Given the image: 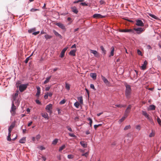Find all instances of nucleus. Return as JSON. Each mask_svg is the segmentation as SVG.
Wrapping results in <instances>:
<instances>
[{
  "instance_id": "nucleus-1",
  "label": "nucleus",
  "mask_w": 161,
  "mask_h": 161,
  "mask_svg": "<svg viewBox=\"0 0 161 161\" xmlns=\"http://www.w3.org/2000/svg\"><path fill=\"white\" fill-rule=\"evenodd\" d=\"M124 85L126 88L125 92V96L127 99H129L130 98L132 90L131 86L126 82L124 83Z\"/></svg>"
},
{
  "instance_id": "nucleus-2",
  "label": "nucleus",
  "mask_w": 161,
  "mask_h": 161,
  "mask_svg": "<svg viewBox=\"0 0 161 161\" xmlns=\"http://www.w3.org/2000/svg\"><path fill=\"white\" fill-rule=\"evenodd\" d=\"M27 84H21L19 86V90L20 92H23L27 88Z\"/></svg>"
},
{
  "instance_id": "nucleus-3",
  "label": "nucleus",
  "mask_w": 161,
  "mask_h": 161,
  "mask_svg": "<svg viewBox=\"0 0 161 161\" xmlns=\"http://www.w3.org/2000/svg\"><path fill=\"white\" fill-rule=\"evenodd\" d=\"M55 25L58 26L59 27L61 28L62 30H64V31H65L66 29L64 25L60 22L56 23L55 24Z\"/></svg>"
},
{
  "instance_id": "nucleus-4",
  "label": "nucleus",
  "mask_w": 161,
  "mask_h": 161,
  "mask_svg": "<svg viewBox=\"0 0 161 161\" xmlns=\"http://www.w3.org/2000/svg\"><path fill=\"white\" fill-rule=\"evenodd\" d=\"M131 107L132 106L130 104L128 106L125 112L124 115L125 116H127V114L130 112Z\"/></svg>"
},
{
  "instance_id": "nucleus-5",
  "label": "nucleus",
  "mask_w": 161,
  "mask_h": 161,
  "mask_svg": "<svg viewBox=\"0 0 161 161\" xmlns=\"http://www.w3.org/2000/svg\"><path fill=\"white\" fill-rule=\"evenodd\" d=\"M52 107V105L51 104H49L46 106L45 108L47 110V112L50 114H51L52 113V110H51Z\"/></svg>"
},
{
  "instance_id": "nucleus-6",
  "label": "nucleus",
  "mask_w": 161,
  "mask_h": 161,
  "mask_svg": "<svg viewBox=\"0 0 161 161\" xmlns=\"http://www.w3.org/2000/svg\"><path fill=\"white\" fill-rule=\"evenodd\" d=\"M136 22V24L137 26H142L144 25L143 22L140 19H137Z\"/></svg>"
},
{
  "instance_id": "nucleus-7",
  "label": "nucleus",
  "mask_w": 161,
  "mask_h": 161,
  "mask_svg": "<svg viewBox=\"0 0 161 161\" xmlns=\"http://www.w3.org/2000/svg\"><path fill=\"white\" fill-rule=\"evenodd\" d=\"M102 79L104 83L107 86H109V82L107 80V79L104 76L101 75Z\"/></svg>"
},
{
  "instance_id": "nucleus-8",
  "label": "nucleus",
  "mask_w": 161,
  "mask_h": 161,
  "mask_svg": "<svg viewBox=\"0 0 161 161\" xmlns=\"http://www.w3.org/2000/svg\"><path fill=\"white\" fill-rule=\"evenodd\" d=\"M134 30L136 32V33L137 34H141L143 31V29L141 27H139L138 28H135Z\"/></svg>"
},
{
  "instance_id": "nucleus-9",
  "label": "nucleus",
  "mask_w": 161,
  "mask_h": 161,
  "mask_svg": "<svg viewBox=\"0 0 161 161\" xmlns=\"http://www.w3.org/2000/svg\"><path fill=\"white\" fill-rule=\"evenodd\" d=\"M91 53H93L94 56L98 58L99 57V55L97 52L96 50H91Z\"/></svg>"
},
{
  "instance_id": "nucleus-10",
  "label": "nucleus",
  "mask_w": 161,
  "mask_h": 161,
  "mask_svg": "<svg viewBox=\"0 0 161 161\" xmlns=\"http://www.w3.org/2000/svg\"><path fill=\"white\" fill-rule=\"evenodd\" d=\"M68 48L67 47H65L61 51L60 53V57L63 58L64 55V54L65 51H66Z\"/></svg>"
},
{
  "instance_id": "nucleus-11",
  "label": "nucleus",
  "mask_w": 161,
  "mask_h": 161,
  "mask_svg": "<svg viewBox=\"0 0 161 161\" xmlns=\"http://www.w3.org/2000/svg\"><path fill=\"white\" fill-rule=\"evenodd\" d=\"M93 17L94 18H103L104 17V16H102L101 14H95L93 15Z\"/></svg>"
},
{
  "instance_id": "nucleus-12",
  "label": "nucleus",
  "mask_w": 161,
  "mask_h": 161,
  "mask_svg": "<svg viewBox=\"0 0 161 161\" xmlns=\"http://www.w3.org/2000/svg\"><path fill=\"white\" fill-rule=\"evenodd\" d=\"M71 9L72 11L75 14H77L78 12V10L75 6L71 7Z\"/></svg>"
},
{
  "instance_id": "nucleus-13",
  "label": "nucleus",
  "mask_w": 161,
  "mask_h": 161,
  "mask_svg": "<svg viewBox=\"0 0 161 161\" xmlns=\"http://www.w3.org/2000/svg\"><path fill=\"white\" fill-rule=\"evenodd\" d=\"M36 89L37 92L36 94V96L37 97H39L40 94L41 88L40 87L38 86L36 87Z\"/></svg>"
},
{
  "instance_id": "nucleus-14",
  "label": "nucleus",
  "mask_w": 161,
  "mask_h": 161,
  "mask_svg": "<svg viewBox=\"0 0 161 161\" xmlns=\"http://www.w3.org/2000/svg\"><path fill=\"white\" fill-rule=\"evenodd\" d=\"M16 109V106L14 105V102H13L12 103V105L11 107V109L10 110V112H15V110Z\"/></svg>"
},
{
  "instance_id": "nucleus-15",
  "label": "nucleus",
  "mask_w": 161,
  "mask_h": 161,
  "mask_svg": "<svg viewBox=\"0 0 161 161\" xmlns=\"http://www.w3.org/2000/svg\"><path fill=\"white\" fill-rule=\"evenodd\" d=\"M147 64V62L146 60H145L143 64L141 66V68L142 69L144 70L146 68V66Z\"/></svg>"
},
{
  "instance_id": "nucleus-16",
  "label": "nucleus",
  "mask_w": 161,
  "mask_h": 161,
  "mask_svg": "<svg viewBox=\"0 0 161 161\" xmlns=\"http://www.w3.org/2000/svg\"><path fill=\"white\" fill-rule=\"evenodd\" d=\"M53 32L56 36L59 37L60 38H62V36L61 35L59 34L55 30H53Z\"/></svg>"
},
{
  "instance_id": "nucleus-17",
  "label": "nucleus",
  "mask_w": 161,
  "mask_h": 161,
  "mask_svg": "<svg viewBox=\"0 0 161 161\" xmlns=\"http://www.w3.org/2000/svg\"><path fill=\"white\" fill-rule=\"evenodd\" d=\"M90 76L93 79H96L97 77V74L95 73H90Z\"/></svg>"
},
{
  "instance_id": "nucleus-18",
  "label": "nucleus",
  "mask_w": 161,
  "mask_h": 161,
  "mask_svg": "<svg viewBox=\"0 0 161 161\" xmlns=\"http://www.w3.org/2000/svg\"><path fill=\"white\" fill-rule=\"evenodd\" d=\"M14 124H12L8 128V133H11L12 129L14 127Z\"/></svg>"
},
{
  "instance_id": "nucleus-19",
  "label": "nucleus",
  "mask_w": 161,
  "mask_h": 161,
  "mask_svg": "<svg viewBox=\"0 0 161 161\" xmlns=\"http://www.w3.org/2000/svg\"><path fill=\"white\" fill-rule=\"evenodd\" d=\"M120 32H133V31L131 29L129 30H120Z\"/></svg>"
},
{
  "instance_id": "nucleus-20",
  "label": "nucleus",
  "mask_w": 161,
  "mask_h": 161,
  "mask_svg": "<svg viewBox=\"0 0 161 161\" xmlns=\"http://www.w3.org/2000/svg\"><path fill=\"white\" fill-rule=\"evenodd\" d=\"M51 78V75L50 76H49L48 77H47L46 78L45 80L44 81V82H43V84H47V83L50 80Z\"/></svg>"
},
{
  "instance_id": "nucleus-21",
  "label": "nucleus",
  "mask_w": 161,
  "mask_h": 161,
  "mask_svg": "<svg viewBox=\"0 0 161 161\" xmlns=\"http://www.w3.org/2000/svg\"><path fill=\"white\" fill-rule=\"evenodd\" d=\"M26 141V137H23L19 141V142L20 143H24Z\"/></svg>"
},
{
  "instance_id": "nucleus-22",
  "label": "nucleus",
  "mask_w": 161,
  "mask_h": 161,
  "mask_svg": "<svg viewBox=\"0 0 161 161\" xmlns=\"http://www.w3.org/2000/svg\"><path fill=\"white\" fill-rule=\"evenodd\" d=\"M75 52H76V50H71L69 52V54L71 56H75Z\"/></svg>"
},
{
  "instance_id": "nucleus-23",
  "label": "nucleus",
  "mask_w": 161,
  "mask_h": 161,
  "mask_svg": "<svg viewBox=\"0 0 161 161\" xmlns=\"http://www.w3.org/2000/svg\"><path fill=\"white\" fill-rule=\"evenodd\" d=\"M100 47L101 50L102 51V53L104 55H105L106 53V50L102 46H101Z\"/></svg>"
},
{
  "instance_id": "nucleus-24",
  "label": "nucleus",
  "mask_w": 161,
  "mask_h": 161,
  "mask_svg": "<svg viewBox=\"0 0 161 161\" xmlns=\"http://www.w3.org/2000/svg\"><path fill=\"white\" fill-rule=\"evenodd\" d=\"M156 107L153 105H151L149 106V109L150 110H154Z\"/></svg>"
},
{
  "instance_id": "nucleus-25",
  "label": "nucleus",
  "mask_w": 161,
  "mask_h": 161,
  "mask_svg": "<svg viewBox=\"0 0 161 161\" xmlns=\"http://www.w3.org/2000/svg\"><path fill=\"white\" fill-rule=\"evenodd\" d=\"M52 36L51 35H50L48 34H46L44 36V37L46 39V40H47L48 39H50L52 37Z\"/></svg>"
},
{
  "instance_id": "nucleus-26",
  "label": "nucleus",
  "mask_w": 161,
  "mask_h": 161,
  "mask_svg": "<svg viewBox=\"0 0 161 161\" xmlns=\"http://www.w3.org/2000/svg\"><path fill=\"white\" fill-rule=\"evenodd\" d=\"M80 144L81 145V146L84 148L86 147H87V144L84 143L83 142H80Z\"/></svg>"
},
{
  "instance_id": "nucleus-27",
  "label": "nucleus",
  "mask_w": 161,
  "mask_h": 161,
  "mask_svg": "<svg viewBox=\"0 0 161 161\" xmlns=\"http://www.w3.org/2000/svg\"><path fill=\"white\" fill-rule=\"evenodd\" d=\"M114 47H112V50L110 53V54L109 56V57H111L114 55Z\"/></svg>"
},
{
  "instance_id": "nucleus-28",
  "label": "nucleus",
  "mask_w": 161,
  "mask_h": 161,
  "mask_svg": "<svg viewBox=\"0 0 161 161\" xmlns=\"http://www.w3.org/2000/svg\"><path fill=\"white\" fill-rule=\"evenodd\" d=\"M58 139H54L52 142V144L53 145H55L58 142Z\"/></svg>"
},
{
  "instance_id": "nucleus-29",
  "label": "nucleus",
  "mask_w": 161,
  "mask_h": 161,
  "mask_svg": "<svg viewBox=\"0 0 161 161\" xmlns=\"http://www.w3.org/2000/svg\"><path fill=\"white\" fill-rule=\"evenodd\" d=\"M42 117H43L45 119H49L48 114L47 113L42 114Z\"/></svg>"
},
{
  "instance_id": "nucleus-30",
  "label": "nucleus",
  "mask_w": 161,
  "mask_h": 161,
  "mask_svg": "<svg viewBox=\"0 0 161 161\" xmlns=\"http://www.w3.org/2000/svg\"><path fill=\"white\" fill-rule=\"evenodd\" d=\"M78 100L79 101L80 103L81 104L83 103V100L82 96L78 98Z\"/></svg>"
},
{
  "instance_id": "nucleus-31",
  "label": "nucleus",
  "mask_w": 161,
  "mask_h": 161,
  "mask_svg": "<svg viewBox=\"0 0 161 161\" xmlns=\"http://www.w3.org/2000/svg\"><path fill=\"white\" fill-rule=\"evenodd\" d=\"M127 116H125L124 115V116L122 117L119 120V123H121L122 122H123Z\"/></svg>"
},
{
  "instance_id": "nucleus-32",
  "label": "nucleus",
  "mask_w": 161,
  "mask_h": 161,
  "mask_svg": "<svg viewBox=\"0 0 161 161\" xmlns=\"http://www.w3.org/2000/svg\"><path fill=\"white\" fill-rule=\"evenodd\" d=\"M36 30L35 28H31L28 30V32L29 33H31L35 31Z\"/></svg>"
},
{
  "instance_id": "nucleus-33",
  "label": "nucleus",
  "mask_w": 161,
  "mask_h": 161,
  "mask_svg": "<svg viewBox=\"0 0 161 161\" xmlns=\"http://www.w3.org/2000/svg\"><path fill=\"white\" fill-rule=\"evenodd\" d=\"M66 147V146L65 145H63L61 147H59V151H61L62 150L64 149Z\"/></svg>"
},
{
  "instance_id": "nucleus-34",
  "label": "nucleus",
  "mask_w": 161,
  "mask_h": 161,
  "mask_svg": "<svg viewBox=\"0 0 161 161\" xmlns=\"http://www.w3.org/2000/svg\"><path fill=\"white\" fill-rule=\"evenodd\" d=\"M157 121L159 125L161 126V120L158 117H157Z\"/></svg>"
},
{
  "instance_id": "nucleus-35",
  "label": "nucleus",
  "mask_w": 161,
  "mask_h": 161,
  "mask_svg": "<svg viewBox=\"0 0 161 161\" xmlns=\"http://www.w3.org/2000/svg\"><path fill=\"white\" fill-rule=\"evenodd\" d=\"M11 133H8V136H7V140L8 141H10L11 140V139L10 137Z\"/></svg>"
},
{
  "instance_id": "nucleus-36",
  "label": "nucleus",
  "mask_w": 161,
  "mask_h": 161,
  "mask_svg": "<svg viewBox=\"0 0 161 161\" xmlns=\"http://www.w3.org/2000/svg\"><path fill=\"white\" fill-rule=\"evenodd\" d=\"M21 83V82L19 80L16 82V86L17 87H19V85Z\"/></svg>"
},
{
  "instance_id": "nucleus-37",
  "label": "nucleus",
  "mask_w": 161,
  "mask_h": 161,
  "mask_svg": "<svg viewBox=\"0 0 161 161\" xmlns=\"http://www.w3.org/2000/svg\"><path fill=\"white\" fill-rule=\"evenodd\" d=\"M65 87L68 90H69L70 89V86L67 83H65Z\"/></svg>"
},
{
  "instance_id": "nucleus-38",
  "label": "nucleus",
  "mask_w": 161,
  "mask_h": 161,
  "mask_svg": "<svg viewBox=\"0 0 161 161\" xmlns=\"http://www.w3.org/2000/svg\"><path fill=\"white\" fill-rule=\"evenodd\" d=\"M74 106L77 108H79V104L78 102H75L74 104Z\"/></svg>"
},
{
  "instance_id": "nucleus-39",
  "label": "nucleus",
  "mask_w": 161,
  "mask_h": 161,
  "mask_svg": "<svg viewBox=\"0 0 161 161\" xmlns=\"http://www.w3.org/2000/svg\"><path fill=\"white\" fill-rule=\"evenodd\" d=\"M150 16H151V17L155 19H156L157 18V17L155 16L153 14H148Z\"/></svg>"
},
{
  "instance_id": "nucleus-40",
  "label": "nucleus",
  "mask_w": 161,
  "mask_h": 161,
  "mask_svg": "<svg viewBox=\"0 0 161 161\" xmlns=\"http://www.w3.org/2000/svg\"><path fill=\"white\" fill-rule=\"evenodd\" d=\"M142 114L144 116H145V117L147 116L148 114H147V112L145 111H143L142 110Z\"/></svg>"
},
{
  "instance_id": "nucleus-41",
  "label": "nucleus",
  "mask_w": 161,
  "mask_h": 161,
  "mask_svg": "<svg viewBox=\"0 0 161 161\" xmlns=\"http://www.w3.org/2000/svg\"><path fill=\"white\" fill-rule=\"evenodd\" d=\"M130 128V125H127L124 128V130H126L128 129H129Z\"/></svg>"
},
{
  "instance_id": "nucleus-42",
  "label": "nucleus",
  "mask_w": 161,
  "mask_h": 161,
  "mask_svg": "<svg viewBox=\"0 0 161 161\" xmlns=\"http://www.w3.org/2000/svg\"><path fill=\"white\" fill-rule=\"evenodd\" d=\"M90 88L93 89L94 91H96V89L95 88L93 84H90Z\"/></svg>"
},
{
  "instance_id": "nucleus-43",
  "label": "nucleus",
  "mask_w": 161,
  "mask_h": 161,
  "mask_svg": "<svg viewBox=\"0 0 161 161\" xmlns=\"http://www.w3.org/2000/svg\"><path fill=\"white\" fill-rule=\"evenodd\" d=\"M65 99H63L60 102L59 104L60 105L64 104L65 103Z\"/></svg>"
},
{
  "instance_id": "nucleus-44",
  "label": "nucleus",
  "mask_w": 161,
  "mask_h": 161,
  "mask_svg": "<svg viewBox=\"0 0 161 161\" xmlns=\"http://www.w3.org/2000/svg\"><path fill=\"white\" fill-rule=\"evenodd\" d=\"M102 125L101 124H99L98 125H95L94 126V128L95 129H96L100 126H101Z\"/></svg>"
},
{
  "instance_id": "nucleus-45",
  "label": "nucleus",
  "mask_w": 161,
  "mask_h": 161,
  "mask_svg": "<svg viewBox=\"0 0 161 161\" xmlns=\"http://www.w3.org/2000/svg\"><path fill=\"white\" fill-rule=\"evenodd\" d=\"M88 152H86V153L82 154V156H84L86 157L88 156Z\"/></svg>"
},
{
  "instance_id": "nucleus-46",
  "label": "nucleus",
  "mask_w": 161,
  "mask_h": 161,
  "mask_svg": "<svg viewBox=\"0 0 161 161\" xmlns=\"http://www.w3.org/2000/svg\"><path fill=\"white\" fill-rule=\"evenodd\" d=\"M39 33H40V31H37L34 32L32 33V35L36 36V35L38 34H39Z\"/></svg>"
},
{
  "instance_id": "nucleus-47",
  "label": "nucleus",
  "mask_w": 161,
  "mask_h": 161,
  "mask_svg": "<svg viewBox=\"0 0 161 161\" xmlns=\"http://www.w3.org/2000/svg\"><path fill=\"white\" fill-rule=\"evenodd\" d=\"M69 135L70 136L72 137H76L75 135L73 133H69Z\"/></svg>"
},
{
  "instance_id": "nucleus-48",
  "label": "nucleus",
  "mask_w": 161,
  "mask_h": 161,
  "mask_svg": "<svg viewBox=\"0 0 161 161\" xmlns=\"http://www.w3.org/2000/svg\"><path fill=\"white\" fill-rule=\"evenodd\" d=\"M152 124H154V123L153 121V120L151 118H150V119H149L148 120Z\"/></svg>"
},
{
  "instance_id": "nucleus-49",
  "label": "nucleus",
  "mask_w": 161,
  "mask_h": 161,
  "mask_svg": "<svg viewBox=\"0 0 161 161\" xmlns=\"http://www.w3.org/2000/svg\"><path fill=\"white\" fill-rule=\"evenodd\" d=\"M66 128L67 129L70 131V132H72L73 130L72 129L69 127V126H66Z\"/></svg>"
},
{
  "instance_id": "nucleus-50",
  "label": "nucleus",
  "mask_w": 161,
  "mask_h": 161,
  "mask_svg": "<svg viewBox=\"0 0 161 161\" xmlns=\"http://www.w3.org/2000/svg\"><path fill=\"white\" fill-rule=\"evenodd\" d=\"M30 56H29L27 58H26L25 60V63L26 64L28 63V61L30 59Z\"/></svg>"
},
{
  "instance_id": "nucleus-51",
  "label": "nucleus",
  "mask_w": 161,
  "mask_h": 161,
  "mask_svg": "<svg viewBox=\"0 0 161 161\" xmlns=\"http://www.w3.org/2000/svg\"><path fill=\"white\" fill-rule=\"evenodd\" d=\"M67 157L69 159L73 158V155L71 154L68 155L67 156Z\"/></svg>"
},
{
  "instance_id": "nucleus-52",
  "label": "nucleus",
  "mask_w": 161,
  "mask_h": 161,
  "mask_svg": "<svg viewBox=\"0 0 161 161\" xmlns=\"http://www.w3.org/2000/svg\"><path fill=\"white\" fill-rule=\"evenodd\" d=\"M39 9H35V8H32L31 10H30V11L31 12H34L35 11H37V10H38Z\"/></svg>"
},
{
  "instance_id": "nucleus-53",
  "label": "nucleus",
  "mask_w": 161,
  "mask_h": 161,
  "mask_svg": "<svg viewBox=\"0 0 161 161\" xmlns=\"http://www.w3.org/2000/svg\"><path fill=\"white\" fill-rule=\"evenodd\" d=\"M48 93L47 92V94H45L44 96V98L45 99H47L48 97Z\"/></svg>"
},
{
  "instance_id": "nucleus-54",
  "label": "nucleus",
  "mask_w": 161,
  "mask_h": 161,
  "mask_svg": "<svg viewBox=\"0 0 161 161\" xmlns=\"http://www.w3.org/2000/svg\"><path fill=\"white\" fill-rule=\"evenodd\" d=\"M35 102H36V103L38 104H41V102L38 99H36L35 100Z\"/></svg>"
},
{
  "instance_id": "nucleus-55",
  "label": "nucleus",
  "mask_w": 161,
  "mask_h": 161,
  "mask_svg": "<svg viewBox=\"0 0 161 161\" xmlns=\"http://www.w3.org/2000/svg\"><path fill=\"white\" fill-rule=\"evenodd\" d=\"M40 135L39 134H38L36 136V138L37 140H38L40 139Z\"/></svg>"
},
{
  "instance_id": "nucleus-56",
  "label": "nucleus",
  "mask_w": 161,
  "mask_h": 161,
  "mask_svg": "<svg viewBox=\"0 0 161 161\" xmlns=\"http://www.w3.org/2000/svg\"><path fill=\"white\" fill-rule=\"evenodd\" d=\"M80 4L83 6H88V4L87 3H86L85 2H82L80 3Z\"/></svg>"
},
{
  "instance_id": "nucleus-57",
  "label": "nucleus",
  "mask_w": 161,
  "mask_h": 161,
  "mask_svg": "<svg viewBox=\"0 0 161 161\" xmlns=\"http://www.w3.org/2000/svg\"><path fill=\"white\" fill-rule=\"evenodd\" d=\"M136 129L138 130H140L141 129V127L140 125H138L136 126Z\"/></svg>"
},
{
  "instance_id": "nucleus-58",
  "label": "nucleus",
  "mask_w": 161,
  "mask_h": 161,
  "mask_svg": "<svg viewBox=\"0 0 161 161\" xmlns=\"http://www.w3.org/2000/svg\"><path fill=\"white\" fill-rule=\"evenodd\" d=\"M158 59V61H160L161 63V58L159 55H157V56Z\"/></svg>"
},
{
  "instance_id": "nucleus-59",
  "label": "nucleus",
  "mask_w": 161,
  "mask_h": 161,
  "mask_svg": "<svg viewBox=\"0 0 161 161\" xmlns=\"http://www.w3.org/2000/svg\"><path fill=\"white\" fill-rule=\"evenodd\" d=\"M40 149L41 150H43L45 149V148L43 146H40Z\"/></svg>"
},
{
  "instance_id": "nucleus-60",
  "label": "nucleus",
  "mask_w": 161,
  "mask_h": 161,
  "mask_svg": "<svg viewBox=\"0 0 161 161\" xmlns=\"http://www.w3.org/2000/svg\"><path fill=\"white\" fill-rule=\"evenodd\" d=\"M18 92H19V91H17L15 93V94H14V97H17L18 95Z\"/></svg>"
},
{
  "instance_id": "nucleus-61",
  "label": "nucleus",
  "mask_w": 161,
  "mask_h": 161,
  "mask_svg": "<svg viewBox=\"0 0 161 161\" xmlns=\"http://www.w3.org/2000/svg\"><path fill=\"white\" fill-rule=\"evenodd\" d=\"M147 48L149 50H150V49H152V47H151L150 46V45H147Z\"/></svg>"
},
{
  "instance_id": "nucleus-62",
  "label": "nucleus",
  "mask_w": 161,
  "mask_h": 161,
  "mask_svg": "<svg viewBox=\"0 0 161 161\" xmlns=\"http://www.w3.org/2000/svg\"><path fill=\"white\" fill-rule=\"evenodd\" d=\"M137 53L139 55H141L142 54V52L139 50H137Z\"/></svg>"
},
{
  "instance_id": "nucleus-63",
  "label": "nucleus",
  "mask_w": 161,
  "mask_h": 161,
  "mask_svg": "<svg viewBox=\"0 0 161 161\" xmlns=\"http://www.w3.org/2000/svg\"><path fill=\"white\" fill-rule=\"evenodd\" d=\"M48 96H49L50 97H51L52 96L53 93L51 92H50L49 93H48Z\"/></svg>"
},
{
  "instance_id": "nucleus-64",
  "label": "nucleus",
  "mask_w": 161,
  "mask_h": 161,
  "mask_svg": "<svg viewBox=\"0 0 161 161\" xmlns=\"http://www.w3.org/2000/svg\"><path fill=\"white\" fill-rule=\"evenodd\" d=\"M145 117L148 120L150 118H151L148 114L147 116Z\"/></svg>"
}]
</instances>
